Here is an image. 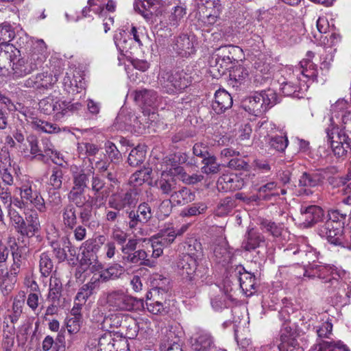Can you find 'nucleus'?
I'll list each match as a JSON object with an SVG mask.
<instances>
[{
  "instance_id": "2eb2a0df",
  "label": "nucleus",
  "mask_w": 351,
  "mask_h": 351,
  "mask_svg": "<svg viewBox=\"0 0 351 351\" xmlns=\"http://www.w3.org/2000/svg\"><path fill=\"white\" fill-rule=\"evenodd\" d=\"M284 252L288 257L296 256L297 258L294 259L295 261H300L302 264L307 263L308 265L305 268H307L312 263H317L315 260L317 258L318 252L315 248L308 245H301L293 251L291 249H286ZM297 268L301 270L300 268L302 267L299 266V263H297Z\"/></svg>"
},
{
  "instance_id": "6ab92c4d",
  "label": "nucleus",
  "mask_w": 351,
  "mask_h": 351,
  "mask_svg": "<svg viewBox=\"0 0 351 351\" xmlns=\"http://www.w3.org/2000/svg\"><path fill=\"white\" fill-rule=\"evenodd\" d=\"M152 289L147 293V300H151L152 297L160 298L161 300L166 298L169 290V280L160 274H154L151 280Z\"/></svg>"
},
{
  "instance_id": "f03ea898",
  "label": "nucleus",
  "mask_w": 351,
  "mask_h": 351,
  "mask_svg": "<svg viewBox=\"0 0 351 351\" xmlns=\"http://www.w3.org/2000/svg\"><path fill=\"white\" fill-rule=\"evenodd\" d=\"M47 45L43 40L32 44L27 58H19L12 63V73L14 78L23 77L42 64L46 58Z\"/></svg>"
},
{
  "instance_id": "ddd939ff",
  "label": "nucleus",
  "mask_w": 351,
  "mask_h": 351,
  "mask_svg": "<svg viewBox=\"0 0 351 351\" xmlns=\"http://www.w3.org/2000/svg\"><path fill=\"white\" fill-rule=\"evenodd\" d=\"M350 105L344 99H338L331 106V116L329 118L328 126L350 124L351 123V110Z\"/></svg>"
},
{
  "instance_id": "a211bd4d",
  "label": "nucleus",
  "mask_w": 351,
  "mask_h": 351,
  "mask_svg": "<svg viewBox=\"0 0 351 351\" xmlns=\"http://www.w3.org/2000/svg\"><path fill=\"white\" fill-rule=\"evenodd\" d=\"M152 217V212L149 204L145 202L140 204L136 210H132L128 212L129 227L132 230H135L139 223H145Z\"/></svg>"
},
{
  "instance_id": "7ed1b4c3",
  "label": "nucleus",
  "mask_w": 351,
  "mask_h": 351,
  "mask_svg": "<svg viewBox=\"0 0 351 351\" xmlns=\"http://www.w3.org/2000/svg\"><path fill=\"white\" fill-rule=\"evenodd\" d=\"M276 101L277 94L274 90L268 89L252 93L242 100L241 105L249 114L258 117L266 112Z\"/></svg>"
},
{
  "instance_id": "a18cd8bd",
  "label": "nucleus",
  "mask_w": 351,
  "mask_h": 351,
  "mask_svg": "<svg viewBox=\"0 0 351 351\" xmlns=\"http://www.w3.org/2000/svg\"><path fill=\"white\" fill-rule=\"evenodd\" d=\"M62 290V282L59 277L57 276L56 272L55 271L50 278L49 291L48 293L49 300L53 303H58L61 295Z\"/></svg>"
},
{
  "instance_id": "de8ad7c7",
  "label": "nucleus",
  "mask_w": 351,
  "mask_h": 351,
  "mask_svg": "<svg viewBox=\"0 0 351 351\" xmlns=\"http://www.w3.org/2000/svg\"><path fill=\"white\" fill-rule=\"evenodd\" d=\"M91 173V170H88L87 172L84 170H81L80 171L73 173L72 176L73 186L71 189L85 191L88 187Z\"/></svg>"
},
{
  "instance_id": "052dcab7",
  "label": "nucleus",
  "mask_w": 351,
  "mask_h": 351,
  "mask_svg": "<svg viewBox=\"0 0 351 351\" xmlns=\"http://www.w3.org/2000/svg\"><path fill=\"white\" fill-rule=\"evenodd\" d=\"M152 172V169L149 167L136 171L131 176L130 182L135 186H140L151 179Z\"/></svg>"
},
{
  "instance_id": "a878e982",
  "label": "nucleus",
  "mask_w": 351,
  "mask_h": 351,
  "mask_svg": "<svg viewBox=\"0 0 351 351\" xmlns=\"http://www.w3.org/2000/svg\"><path fill=\"white\" fill-rule=\"evenodd\" d=\"M193 351H215L216 346L213 337L207 332L197 335L192 343Z\"/></svg>"
},
{
  "instance_id": "680f3d73",
  "label": "nucleus",
  "mask_w": 351,
  "mask_h": 351,
  "mask_svg": "<svg viewBox=\"0 0 351 351\" xmlns=\"http://www.w3.org/2000/svg\"><path fill=\"white\" fill-rule=\"evenodd\" d=\"M67 196L69 201L78 208L83 207L88 202L85 196V191L71 189Z\"/></svg>"
},
{
  "instance_id": "c85d7f7f",
  "label": "nucleus",
  "mask_w": 351,
  "mask_h": 351,
  "mask_svg": "<svg viewBox=\"0 0 351 351\" xmlns=\"http://www.w3.org/2000/svg\"><path fill=\"white\" fill-rule=\"evenodd\" d=\"M243 186V182L235 174H223L220 176L217 182L219 191H229L240 189Z\"/></svg>"
},
{
  "instance_id": "13d9d810",
  "label": "nucleus",
  "mask_w": 351,
  "mask_h": 351,
  "mask_svg": "<svg viewBox=\"0 0 351 351\" xmlns=\"http://www.w3.org/2000/svg\"><path fill=\"white\" fill-rule=\"evenodd\" d=\"M53 269V263L49 252H43L40 255L39 269L42 276L47 277Z\"/></svg>"
},
{
  "instance_id": "c756f323",
  "label": "nucleus",
  "mask_w": 351,
  "mask_h": 351,
  "mask_svg": "<svg viewBox=\"0 0 351 351\" xmlns=\"http://www.w3.org/2000/svg\"><path fill=\"white\" fill-rule=\"evenodd\" d=\"M160 4V0H135L134 8L146 20H149Z\"/></svg>"
},
{
  "instance_id": "20e7f679",
  "label": "nucleus",
  "mask_w": 351,
  "mask_h": 351,
  "mask_svg": "<svg viewBox=\"0 0 351 351\" xmlns=\"http://www.w3.org/2000/svg\"><path fill=\"white\" fill-rule=\"evenodd\" d=\"M349 124L328 126L325 129L328 141L330 143L334 154L337 157L346 156L351 149V130Z\"/></svg>"
},
{
  "instance_id": "f257e3e1",
  "label": "nucleus",
  "mask_w": 351,
  "mask_h": 351,
  "mask_svg": "<svg viewBox=\"0 0 351 351\" xmlns=\"http://www.w3.org/2000/svg\"><path fill=\"white\" fill-rule=\"evenodd\" d=\"M202 255L199 243L189 246L188 252L182 256L178 263V268L184 278L195 282H204L206 278L208 269L199 263Z\"/></svg>"
},
{
  "instance_id": "5fc2aeb1",
  "label": "nucleus",
  "mask_w": 351,
  "mask_h": 351,
  "mask_svg": "<svg viewBox=\"0 0 351 351\" xmlns=\"http://www.w3.org/2000/svg\"><path fill=\"white\" fill-rule=\"evenodd\" d=\"M313 351H349V350L340 341L336 342L322 341L314 346Z\"/></svg>"
},
{
  "instance_id": "bf43d9fd",
  "label": "nucleus",
  "mask_w": 351,
  "mask_h": 351,
  "mask_svg": "<svg viewBox=\"0 0 351 351\" xmlns=\"http://www.w3.org/2000/svg\"><path fill=\"white\" fill-rule=\"evenodd\" d=\"M260 226L261 229L269 232L274 237H280L284 228L282 223H276L265 219L261 220Z\"/></svg>"
},
{
  "instance_id": "a19ab883",
  "label": "nucleus",
  "mask_w": 351,
  "mask_h": 351,
  "mask_svg": "<svg viewBox=\"0 0 351 351\" xmlns=\"http://www.w3.org/2000/svg\"><path fill=\"white\" fill-rule=\"evenodd\" d=\"M62 223L65 228L73 230L77 223V210L73 204H69L61 211Z\"/></svg>"
},
{
  "instance_id": "f8f14e48",
  "label": "nucleus",
  "mask_w": 351,
  "mask_h": 351,
  "mask_svg": "<svg viewBox=\"0 0 351 351\" xmlns=\"http://www.w3.org/2000/svg\"><path fill=\"white\" fill-rule=\"evenodd\" d=\"M308 87L309 85L304 80L298 78L295 73L293 72L289 74L287 81L282 82L281 90L286 96L302 98L304 97Z\"/></svg>"
},
{
  "instance_id": "49530a36",
  "label": "nucleus",
  "mask_w": 351,
  "mask_h": 351,
  "mask_svg": "<svg viewBox=\"0 0 351 351\" xmlns=\"http://www.w3.org/2000/svg\"><path fill=\"white\" fill-rule=\"evenodd\" d=\"M161 351H182L180 343V339L172 331H169L166 338L160 343Z\"/></svg>"
},
{
  "instance_id": "473e14b6",
  "label": "nucleus",
  "mask_w": 351,
  "mask_h": 351,
  "mask_svg": "<svg viewBox=\"0 0 351 351\" xmlns=\"http://www.w3.org/2000/svg\"><path fill=\"white\" fill-rule=\"evenodd\" d=\"M27 141L29 149L27 147L21 148V152L24 157L31 160L36 159L40 161H43L45 160V155L43 154L42 147L38 145L37 138L34 136H29L27 138Z\"/></svg>"
},
{
  "instance_id": "c03bdc74",
  "label": "nucleus",
  "mask_w": 351,
  "mask_h": 351,
  "mask_svg": "<svg viewBox=\"0 0 351 351\" xmlns=\"http://www.w3.org/2000/svg\"><path fill=\"white\" fill-rule=\"evenodd\" d=\"M20 56V51L13 45L0 44V62L11 64Z\"/></svg>"
},
{
  "instance_id": "9d476101",
  "label": "nucleus",
  "mask_w": 351,
  "mask_h": 351,
  "mask_svg": "<svg viewBox=\"0 0 351 351\" xmlns=\"http://www.w3.org/2000/svg\"><path fill=\"white\" fill-rule=\"evenodd\" d=\"M138 193L136 189H119L113 192L108 199L110 208L116 210H128L134 207L138 201Z\"/></svg>"
},
{
  "instance_id": "8fccbe9b",
  "label": "nucleus",
  "mask_w": 351,
  "mask_h": 351,
  "mask_svg": "<svg viewBox=\"0 0 351 351\" xmlns=\"http://www.w3.org/2000/svg\"><path fill=\"white\" fill-rule=\"evenodd\" d=\"M8 217L16 231L22 235L25 226V219L13 206H6Z\"/></svg>"
},
{
  "instance_id": "6e6d98bb",
  "label": "nucleus",
  "mask_w": 351,
  "mask_h": 351,
  "mask_svg": "<svg viewBox=\"0 0 351 351\" xmlns=\"http://www.w3.org/2000/svg\"><path fill=\"white\" fill-rule=\"evenodd\" d=\"M161 300V295L160 298L152 297L150 302H146V306L147 311L153 315H163L167 313V307L165 306L163 301Z\"/></svg>"
},
{
  "instance_id": "58836bf2",
  "label": "nucleus",
  "mask_w": 351,
  "mask_h": 351,
  "mask_svg": "<svg viewBox=\"0 0 351 351\" xmlns=\"http://www.w3.org/2000/svg\"><path fill=\"white\" fill-rule=\"evenodd\" d=\"M123 267L119 263H115L102 271L99 274H93V277L97 279L100 285L101 282L118 278L123 272Z\"/></svg>"
},
{
  "instance_id": "2f4dec72",
  "label": "nucleus",
  "mask_w": 351,
  "mask_h": 351,
  "mask_svg": "<svg viewBox=\"0 0 351 351\" xmlns=\"http://www.w3.org/2000/svg\"><path fill=\"white\" fill-rule=\"evenodd\" d=\"M7 261L0 262V287L3 292L8 294L15 285L13 275L10 274V267L8 269Z\"/></svg>"
},
{
  "instance_id": "6e6552de",
  "label": "nucleus",
  "mask_w": 351,
  "mask_h": 351,
  "mask_svg": "<svg viewBox=\"0 0 351 351\" xmlns=\"http://www.w3.org/2000/svg\"><path fill=\"white\" fill-rule=\"evenodd\" d=\"M106 302L114 311L131 312L138 309L139 304H143V300L129 295L123 289H116L107 293Z\"/></svg>"
},
{
  "instance_id": "e2e57ef3",
  "label": "nucleus",
  "mask_w": 351,
  "mask_h": 351,
  "mask_svg": "<svg viewBox=\"0 0 351 351\" xmlns=\"http://www.w3.org/2000/svg\"><path fill=\"white\" fill-rule=\"evenodd\" d=\"M277 184L275 182H269L261 186L258 190L259 197L264 200H269L273 196H278L280 194L276 192Z\"/></svg>"
},
{
  "instance_id": "79ce46f5",
  "label": "nucleus",
  "mask_w": 351,
  "mask_h": 351,
  "mask_svg": "<svg viewBox=\"0 0 351 351\" xmlns=\"http://www.w3.org/2000/svg\"><path fill=\"white\" fill-rule=\"evenodd\" d=\"M347 217V214L340 210H330L328 213V219L324 223L328 228H332V226L339 227V230L344 228Z\"/></svg>"
},
{
  "instance_id": "603ef678",
  "label": "nucleus",
  "mask_w": 351,
  "mask_h": 351,
  "mask_svg": "<svg viewBox=\"0 0 351 351\" xmlns=\"http://www.w3.org/2000/svg\"><path fill=\"white\" fill-rule=\"evenodd\" d=\"M236 207V199L231 197H226L218 203L215 213L218 217H224L229 215Z\"/></svg>"
},
{
  "instance_id": "c9c22d12",
  "label": "nucleus",
  "mask_w": 351,
  "mask_h": 351,
  "mask_svg": "<svg viewBox=\"0 0 351 351\" xmlns=\"http://www.w3.org/2000/svg\"><path fill=\"white\" fill-rule=\"evenodd\" d=\"M40 228L38 215L36 211L25 213V226L22 236L33 237Z\"/></svg>"
},
{
  "instance_id": "0e129e2a",
  "label": "nucleus",
  "mask_w": 351,
  "mask_h": 351,
  "mask_svg": "<svg viewBox=\"0 0 351 351\" xmlns=\"http://www.w3.org/2000/svg\"><path fill=\"white\" fill-rule=\"evenodd\" d=\"M104 3L102 0H88V6L85 7L82 11L84 17L90 16L89 12L93 11L94 13L103 16Z\"/></svg>"
},
{
  "instance_id": "ea45409f",
  "label": "nucleus",
  "mask_w": 351,
  "mask_h": 351,
  "mask_svg": "<svg viewBox=\"0 0 351 351\" xmlns=\"http://www.w3.org/2000/svg\"><path fill=\"white\" fill-rule=\"evenodd\" d=\"M116 343H121V342L115 341L110 332H105L99 339L97 351H117L114 348ZM123 344L125 349L123 348L120 351H129L130 349L127 341H124Z\"/></svg>"
},
{
  "instance_id": "37998d69",
  "label": "nucleus",
  "mask_w": 351,
  "mask_h": 351,
  "mask_svg": "<svg viewBox=\"0 0 351 351\" xmlns=\"http://www.w3.org/2000/svg\"><path fill=\"white\" fill-rule=\"evenodd\" d=\"M12 171L13 169L10 158H5L4 161H0V178L5 186H11L14 184Z\"/></svg>"
},
{
  "instance_id": "4be33fe9",
  "label": "nucleus",
  "mask_w": 351,
  "mask_h": 351,
  "mask_svg": "<svg viewBox=\"0 0 351 351\" xmlns=\"http://www.w3.org/2000/svg\"><path fill=\"white\" fill-rule=\"evenodd\" d=\"M265 241V237L256 229L248 228L241 243V248L251 252L261 246Z\"/></svg>"
},
{
  "instance_id": "9b49d317",
  "label": "nucleus",
  "mask_w": 351,
  "mask_h": 351,
  "mask_svg": "<svg viewBox=\"0 0 351 351\" xmlns=\"http://www.w3.org/2000/svg\"><path fill=\"white\" fill-rule=\"evenodd\" d=\"M127 324H129V327L131 326L129 332L126 335L129 338H133L136 336V322L132 317L128 315L122 313H112L104 317L101 324L102 329L106 332H110L112 334L114 330L119 327H128Z\"/></svg>"
},
{
  "instance_id": "774afa93",
  "label": "nucleus",
  "mask_w": 351,
  "mask_h": 351,
  "mask_svg": "<svg viewBox=\"0 0 351 351\" xmlns=\"http://www.w3.org/2000/svg\"><path fill=\"white\" fill-rule=\"evenodd\" d=\"M232 300L230 296L222 294L216 296L211 300V305L214 310L221 311L223 308H228L231 306Z\"/></svg>"
},
{
  "instance_id": "4c0bfd02",
  "label": "nucleus",
  "mask_w": 351,
  "mask_h": 351,
  "mask_svg": "<svg viewBox=\"0 0 351 351\" xmlns=\"http://www.w3.org/2000/svg\"><path fill=\"white\" fill-rule=\"evenodd\" d=\"M213 255L219 263H225L230 261L232 253L229 250L228 243L223 239H219L213 245Z\"/></svg>"
},
{
  "instance_id": "864d4df0",
  "label": "nucleus",
  "mask_w": 351,
  "mask_h": 351,
  "mask_svg": "<svg viewBox=\"0 0 351 351\" xmlns=\"http://www.w3.org/2000/svg\"><path fill=\"white\" fill-rule=\"evenodd\" d=\"M202 163L203 166L201 170L203 173L206 175L217 174L220 171L221 164L217 162V158L213 154L204 158L202 160Z\"/></svg>"
},
{
  "instance_id": "aec40b11",
  "label": "nucleus",
  "mask_w": 351,
  "mask_h": 351,
  "mask_svg": "<svg viewBox=\"0 0 351 351\" xmlns=\"http://www.w3.org/2000/svg\"><path fill=\"white\" fill-rule=\"evenodd\" d=\"M57 82V78L47 73H38L25 81L24 85L27 88L36 89H48Z\"/></svg>"
},
{
  "instance_id": "3c124183",
  "label": "nucleus",
  "mask_w": 351,
  "mask_h": 351,
  "mask_svg": "<svg viewBox=\"0 0 351 351\" xmlns=\"http://www.w3.org/2000/svg\"><path fill=\"white\" fill-rule=\"evenodd\" d=\"M176 180L173 178H166L165 176L161 177L155 182L156 187L160 191L162 195H171L176 189Z\"/></svg>"
},
{
  "instance_id": "e433bc0d",
  "label": "nucleus",
  "mask_w": 351,
  "mask_h": 351,
  "mask_svg": "<svg viewBox=\"0 0 351 351\" xmlns=\"http://www.w3.org/2000/svg\"><path fill=\"white\" fill-rule=\"evenodd\" d=\"M99 285L97 282V279L92 276L90 281L82 285L79 289L74 300L84 305L87 300L93 294L96 289H99Z\"/></svg>"
},
{
  "instance_id": "f704fd0d",
  "label": "nucleus",
  "mask_w": 351,
  "mask_h": 351,
  "mask_svg": "<svg viewBox=\"0 0 351 351\" xmlns=\"http://www.w3.org/2000/svg\"><path fill=\"white\" fill-rule=\"evenodd\" d=\"M122 261L125 263L139 264L149 267H154L156 265L154 261L147 258V254L144 250H135L127 256L122 257Z\"/></svg>"
},
{
  "instance_id": "393cba45",
  "label": "nucleus",
  "mask_w": 351,
  "mask_h": 351,
  "mask_svg": "<svg viewBox=\"0 0 351 351\" xmlns=\"http://www.w3.org/2000/svg\"><path fill=\"white\" fill-rule=\"evenodd\" d=\"M173 49L182 57H187L195 53L193 39L186 34L180 35L175 39Z\"/></svg>"
},
{
  "instance_id": "39448f33",
  "label": "nucleus",
  "mask_w": 351,
  "mask_h": 351,
  "mask_svg": "<svg viewBox=\"0 0 351 351\" xmlns=\"http://www.w3.org/2000/svg\"><path fill=\"white\" fill-rule=\"evenodd\" d=\"M300 269L304 276L308 278L317 277L322 280L325 283H330L335 288L338 285H343L340 283L339 279L344 275V272L334 265L317 263H312L307 268Z\"/></svg>"
},
{
  "instance_id": "f3484780",
  "label": "nucleus",
  "mask_w": 351,
  "mask_h": 351,
  "mask_svg": "<svg viewBox=\"0 0 351 351\" xmlns=\"http://www.w3.org/2000/svg\"><path fill=\"white\" fill-rule=\"evenodd\" d=\"M326 171L324 170H319L313 172H304L299 179V186L300 188H312L322 184L325 178ZM303 193L309 195L313 193L310 189H304Z\"/></svg>"
},
{
  "instance_id": "338daca9",
  "label": "nucleus",
  "mask_w": 351,
  "mask_h": 351,
  "mask_svg": "<svg viewBox=\"0 0 351 351\" xmlns=\"http://www.w3.org/2000/svg\"><path fill=\"white\" fill-rule=\"evenodd\" d=\"M46 206H49L52 210L59 209L62 204V197L58 190L51 189L48 191V197L45 202Z\"/></svg>"
},
{
  "instance_id": "72a5a7b5",
  "label": "nucleus",
  "mask_w": 351,
  "mask_h": 351,
  "mask_svg": "<svg viewBox=\"0 0 351 351\" xmlns=\"http://www.w3.org/2000/svg\"><path fill=\"white\" fill-rule=\"evenodd\" d=\"M195 195L186 187H182L178 191H173L169 200L163 202L162 204L172 203L174 205H184L193 201Z\"/></svg>"
},
{
  "instance_id": "1a4fd4ad",
  "label": "nucleus",
  "mask_w": 351,
  "mask_h": 351,
  "mask_svg": "<svg viewBox=\"0 0 351 351\" xmlns=\"http://www.w3.org/2000/svg\"><path fill=\"white\" fill-rule=\"evenodd\" d=\"M16 189L19 191L21 198H24L27 204L33 206L40 213L47 210L45 200L34 182L25 178L21 180L20 186Z\"/></svg>"
},
{
  "instance_id": "5701e85b",
  "label": "nucleus",
  "mask_w": 351,
  "mask_h": 351,
  "mask_svg": "<svg viewBox=\"0 0 351 351\" xmlns=\"http://www.w3.org/2000/svg\"><path fill=\"white\" fill-rule=\"evenodd\" d=\"M343 230L339 227L332 226V228H328L326 224L324 223L317 228V234L324 239H326L330 244L341 245L343 243Z\"/></svg>"
},
{
  "instance_id": "bb28decb",
  "label": "nucleus",
  "mask_w": 351,
  "mask_h": 351,
  "mask_svg": "<svg viewBox=\"0 0 351 351\" xmlns=\"http://www.w3.org/2000/svg\"><path fill=\"white\" fill-rule=\"evenodd\" d=\"M12 263L10 265V274L13 275L15 282L17 280V276L23 269L25 263V258L23 255L22 248L17 246L15 243L10 246Z\"/></svg>"
},
{
  "instance_id": "412c9836",
  "label": "nucleus",
  "mask_w": 351,
  "mask_h": 351,
  "mask_svg": "<svg viewBox=\"0 0 351 351\" xmlns=\"http://www.w3.org/2000/svg\"><path fill=\"white\" fill-rule=\"evenodd\" d=\"M189 226V224H184L180 228L169 226L161 229L154 236L160 240L162 245L168 247L174 242L177 237L182 235L188 230Z\"/></svg>"
},
{
  "instance_id": "4468645a",
  "label": "nucleus",
  "mask_w": 351,
  "mask_h": 351,
  "mask_svg": "<svg viewBox=\"0 0 351 351\" xmlns=\"http://www.w3.org/2000/svg\"><path fill=\"white\" fill-rule=\"evenodd\" d=\"M70 106L66 101H60L57 97L49 96L41 99L39 102V108L45 114L56 112V119H61L67 114V109Z\"/></svg>"
},
{
  "instance_id": "09e8293b",
  "label": "nucleus",
  "mask_w": 351,
  "mask_h": 351,
  "mask_svg": "<svg viewBox=\"0 0 351 351\" xmlns=\"http://www.w3.org/2000/svg\"><path fill=\"white\" fill-rule=\"evenodd\" d=\"M240 287L243 293L247 295L253 293L255 289L256 278L254 275L248 272L241 274L239 278Z\"/></svg>"
},
{
  "instance_id": "dca6fc26",
  "label": "nucleus",
  "mask_w": 351,
  "mask_h": 351,
  "mask_svg": "<svg viewBox=\"0 0 351 351\" xmlns=\"http://www.w3.org/2000/svg\"><path fill=\"white\" fill-rule=\"evenodd\" d=\"M134 97L135 101L145 110H155L160 106L162 100L156 91L145 88L136 90Z\"/></svg>"
},
{
  "instance_id": "423d86ee",
  "label": "nucleus",
  "mask_w": 351,
  "mask_h": 351,
  "mask_svg": "<svg viewBox=\"0 0 351 351\" xmlns=\"http://www.w3.org/2000/svg\"><path fill=\"white\" fill-rule=\"evenodd\" d=\"M158 80L162 90L169 95L182 92L192 82L191 77L182 71H163Z\"/></svg>"
},
{
  "instance_id": "69168bd1",
  "label": "nucleus",
  "mask_w": 351,
  "mask_h": 351,
  "mask_svg": "<svg viewBox=\"0 0 351 351\" xmlns=\"http://www.w3.org/2000/svg\"><path fill=\"white\" fill-rule=\"evenodd\" d=\"M293 72L295 73L298 78L304 80L307 84L310 80H315L318 75V70L308 69L307 67H304V64H301L300 67L296 68Z\"/></svg>"
},
{
  "instance_id": "cd10ccee",
  "label": "nucleus",
  "mask_w": 351,
  "mask_h": 351,
  "mask_svg": "<svg viewBox=\"0 0 351 351\" xmlns=\"http://www.w3.org/2000/svg\"><path fill=\"white\" fill-rule=\"evenodd\" d=\"M232 98L225 90H218L215 92V99L212 103V108L217 114H221L226 110L231 108Z\"/></svg>"
},
{
  "instance_id": "4d7b16f0",
  "label": "nucleus",
  "mask_w": 351,
  "mask_h": 351,
  "mask_svg": "<svg viewBox=\"0 0 351 351\" xmlns=\"http://www.w3.org/2000/svg\"><path fill=\"white\" fill-rule=\"evenodd\" d=\"M146 150L145 146L138 145L130 152L128 161L130 166L136 167L145 159Z\"/></svg>"
},
{
  "instance_id": "0eeeda50",
  "label": "nucleus",
  "mask_w": 351,
  "mask_h": 351,
  "mask_svg": "<svg viewBox=\"0 0 351 351\" xmlns=\"http://www.w3.org/2000/svg\"><path fill=\"white\" fill-rule=\"evenodd\" d=\"M240 48L233 45L221 46L217 49L211 55L208 63L210 67V72L215 75L217 73L219 75H223L227 70L231 68V64L236 61L234 57Z\"/></svg>"
},
{
  "instance_id": "b1692460",
  "label": "nucleus",
  "mask_w": 351,
  "mask_h": 351,
  "mask_svg": "<svg viewBox=\"0 0 351 351\" xmlns=\"http://www.w3.org/2000/svg\"><path fill=\"white\" fill-rule=\"evenodd\" d=\"M300 215L303 223L307 226H311L322 219L324 210L320 206L317 205L302 206Z\"/></svg>"
},
{
  "instance_id": "7c9ffc66",
  "label": "nucleus",
  "mask_w": 351,
  "mask_h": 351,
  "mask_svg": "<svg viewBox=\"0 0 351 351\" xmlns=\"http://www.w3.org/2000/svg\"><path fill=\"white\" fill-rule=\"evenodd\" d=\"M99 244H104L105 241V237L104 235H99L97 239H88L85 241L80 246V250L82 252L81 262L87 258H92V256H97L96 253L100 248Z\"/></svg>"
}]
</instances>
